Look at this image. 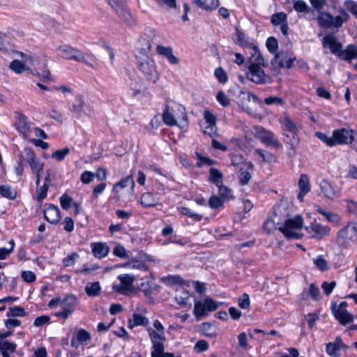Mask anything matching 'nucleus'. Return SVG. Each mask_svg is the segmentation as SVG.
<instances>
[{"label": "nucleus", "instance_id": "obj_1", "mask_svg": "<svg viewBox=\"0 0 357 357\" xmlns=\"http://www.w3.org/2000/svg\"><path fill=\"white\" fill-rule=\"evenodd\" d=\"M294 209L292 204L287 199H281L273 208V215L280 220L283 223L279 227V230L287 238H299L301 237V229L303 225V218L301 215H296L291 218V213Z\"/></svg>", "mask_w": 357, "mask_h": 357}, {"label": "nucleus", "instance_id": "obj_2", "mask_svg": "<svg viewBox=\"0 0 357 357\" xmlns=\"http://www.w3.org/2000/svg\"><path fill=\"white\" fill-rule=\"evenodd\" d=\"M280 122L282 126L284 142L291 149H295L300 142L298 135L299 126L289 117L281 119Z\"/></svg>", "mask_w": 357, "mask_h": 357}, {"label": "nucleus", "instance_id": "obj_3", "mask_svg": "<svg viewBox=\"0 0 357 357\" xmlns=\"http://www.w3.org/2000/svg\"><path fill=\"white\" fill-rule=\"evenodd\" d=\"M56 51L59 56L66 59H73L78 62H82L90 67H93L90 59L93 58L87 54H84L78 50H76L68 45H61L57 49Z\"/></svg>", "mask_w": 357, "mask_h": 357}, {"label": "nucleus", "instance_id": "obj_4", "mask_svg": "<svg viewBox=\"0 0 357 357\" xmlns=\"http://www.w3.org/2000/svg\"><path fill=\"white\" fill-rule=\"evenodd\" d=\"M138 68L149 81L155 82L159 79L154 61L147 55L138 56Z\"/></svg>", "mask_w": 357, "mask_h": 357}, {"label": "nucleus", "instance_id": "obj_5", "mask_svg": "<svg viewBox=\"0 0 357 357\" xmlns=\"http://www.w3.org/2000/svg\"><path fill=\"white\" fill-rule=\"evenodd\" d=\"M336 239L338 243L346 245L357 241V225L349 222L337 234Z\"/></svg>", "mask_w": 357, "mask_h": 357}, {"label": "nucleus", "instance_id": "obj_6", "mask_svg": "<svg viewBox=\"0 0 357 357\" xmlns=\"http://www.w3.org/2000/svg\"><path fill=\"white\" fill-rule=\"evenodd\" d=\"M246 77L250 81L257 84H264L271 81V76L265 73L263 67L253 64H249Z\"/></svg>", "mask_w": 357, "mask_h": 357}, {"label": "nucleus", "instance_id": "obj_7", "mask_svg": "<svg viewBox=\"0 0 357 357\" xmlns=\"http://www.w3.org/2000/svg\"><path fill=\"white\" fill-rule=\"evenodd\" d=\"M255 131L260 141L267 146H272L276 149L282 147L281 144L271 131L267 130L262 127H256Z\"/></svg>", "mask_w": 357, "mask_h": 357}, {"label": "nucleus", "instance_id": "obj_8", "mask_svg": "<svg viewBox=\"0 0 357 357\" xmlns=\"http://www.w3.org/2000/svg\"><path fill=\"white\" fill-rule=\"evenodd\" d=\"M347 305L345 301L341 302L338 306L335 304L332 305L333 313L342 325H346L353 321V316L347 310Z\"/></svg>", "mask_w": 357, "mask_h": 357}, {"label": "nucleus", "instance_id": "obj_9", "mask_svg": "<svg viewBox=\"0 0 357 357\" xmlns=\"http://www.w3.org/2000/svg\"><path fill=\"white\" fill-rule=\"evenodd\" d=\"M307 232L312 238L320 240L329 234L331 229L328 226L323 225L314 221L310 226L305 227Z\"/></svg>", "mask_w": 357, "mask_h": 357}, {"label": "nucleus", "instance_id": "obj_10", "mask_svg": "<svg viewBox=\"0 0 357 357\" xmlns=\"http://www.w3.org/2000/svg\"><path fill=\"white\" fill-rule=\"evenodd\" d=\"M333 134L335 145L351 144L355 139L354 131L345 128L335 130Z\"/></svg>", "mask_w": 357, "mask_h": 357}, {"label": "nucleus", "instance_id": "obj_11", "mask_svg": "<svg viewBox=\"0 0 357 357\" xmlns=\"http://www.w3.org/2000/svg\"><path fill=\"white\" fill-rule=\"evenodd\" d=\"M237 99L238 105L249 114L252 112L251 103L257 100V98L248 91H241Z\"/></svg>", "mask_w": 357, "mask_h": 357}, {"label": "nucleus", "instance_id": "obj_12", "mask_svg": "<svg viewBox=\"0 0 357 357\" xmlns=\"http://www.w3.org/2000/svg\"><path fill=\"white\" fill-rule=\"evenodd\" d=\"M15 126L23 138L28 139L32 132L33 128H31L27 117L22 114H18Z\"/></svg>", "mask_w": 357, "mask_h": 357}, {"label": "nucleus", "instance_id": "obj_13", "mask_svg": "<svg viewBox=\"0 0 357 357\" xmlns=\"http://www.w3.org/2000/svg\"><path fill=\"white\" fill-rule=\"evenodd\" d=\"M24 154L26 156V159L29 162L33 172L36 174L37 177L39 178L40 176V172L43 171V164L41 163L39 159H38L36 157V155L32 149H26L24 150Z\"/></svg>", "mask_w": 357, "mask_h": 357}, {"label": "nucleus", "instance_id": "obj_14", "mask_svg": "<svg viewBox=\"0 0 357 357\" xmlns=\"http://www.w3.org/2000/svg\"><path fill=\"white\" fill-rule=\"evenodd\" d=\"M294 58L291 57L287 52L280 51L275 54L274 60L272 61L273 65H276L278 68H289L292 66Z\"/></svg>", "mask_w": 357, "mask_h": 357}, {"label": "nucleus", "instance_id": "obj_15", "mask_svg": "<svg viewBox=\"0 0 357 357\" xmlns=\"http://www.w3.org/2000/svg\"><path fill=\"white\" fill-rule=\"evenodd\" d=\"M322 43L324 47H328L331 53L339 56L341 52L342 44L337 41V39L332 35H326L323 38Z\"/></svg>", "mask_w": 357, "mask_h": 357}, {"label": "nucleus", "instance_id": "obj_16", "mask_svg": "<svg viewBox=\"0 0 357 357\" xmlns=\"http://www.w3.org/2000/svg\"><path fill=\"white\" fill-rule=\"evenodd\" d=\"M319 185L321 192L327 198H333L338 191V188L333 183L331 180H321Z\"/></svg>", "mask_w": 357, "mask_h": 357}, {"label": "nucleus", "instance_id": "obj_17", "mask_svg": "<svg viewBox=\"0 0 357 357\" xmlns=\"http://www.w3.org/2000/svg\"><path fill=\"white\" fill-rule=\"evenodd\" d=\"M45 220L51 224H56L61 220L59 209L57 206L50 204L44 211Z\"/></svg>", "mask_w": 357, "mask_h": 357}, {"label": "nucleus", "instance_id": "obj_18", "mask_svg": "<svg viewBox=\"0 0 357 357\" xmlns=\"http://www.w3.org/2000/svg\"><path fill=\"white\" fill-rule=\"evenodd\" d=\"M91 248L93 255L99 259L105 257L109 251L108 245L102 242L92 243Z\"/></svg>", "mask_w": 357, "mask_h": 357}, {"label": "nucleus", "instance_id": "obj_19", "mask_svg": "<svg viewBox=\"0 0 357 357\" xmlns=\"http://www.w3.org/2000/svg\"><path fill=\"white\" fill-rule=\"evenodd\" d=\"M314 210L324 216L326 219L331 223H333L336 226L339 225L340 222V217L338 214L331 211H326L317 205L314 206Z\"/></svg>", "mask_w": 357, "mask_h": 357}, {"label": "nucleus", "instance_id": "obj_20", "mask_svg": "<svg viewBox=\"0 0 357 357\" xmlns=\"http://www.w3.org/2000/svg\"><path fill=\"white\" fill-rule=\"evenodd\" d=\"M85 102L84 98L81 95H77L74 101L69 105V110L76 114L80 115L84 112Z\"/></svg>", "mask_w": 357, "mask_h": 357}, {"label": "nucleus", "instance_id": "obj_21", "mask_svg": "<svg viewBox=\"0 0 357 357\" xmlns=\"http://www.w3.org/2000/svg\"><path fill=\"white\" fill-rule=\"evenodd\" d=\"M339 56L345 61L357 59V45H349L339 53Z\"/></svg>", "mask_w": 357, "mask_h": 357}, {"label": "nucleus", "instance_id": "obj_22", "mask_svg": "<svg viewBox=\"0 0 357 357\" xmlns=\"http://www.w3.org/2000/svg\"><path fill=\"white\" fill-rule=\"evenodd\" d=\"M36 185L37 188L36 199L38 202L42 204L43 200L47 197V192L50 185L47 183V180H45L42 184L40 183V180H37Z\"/></svg>", "mask_w": 357, "mask_h": 357}, {"label": "nucleus", "instance_id": "obj_23", "mask_svg": "<svg viewBox=\"0 0 357 357\" xmlns=\"http://www.w3.org/2000/svg\"><path fill=\"white\" fill-rule=\"evenodd\" d=\"M149 324V321L148 318L137 313L133 314L132 318L130 319L128 321L129 328H133L138 326H146Z\"/></svg>", "mask_w": 357, "mask_h": 357}, {"label": "nucleus", "instance_id": "obj_24", "mask_svg": "<svg viewBox=\"0 0 357 357\" xmlns=\"http://www.w3.org/2000/svg\"><path fill=\"white\" fill-rule=\"evenodd\" d=\"M192 2L202 9L211 10L216 9L219 6L218 0H192Z\"/></svg>", "mask_w": 357, "mask_h": 357}, {"label": "nucleus", "instance_id": "obj_25", "mask_svg": "<svg viewBox=\"0 0 357 357\" xmlns=\"http://www.w3.org/2000/svg\"><path fill=\"white\" fill-rule=\"evenodd\" d=\"M190 298V294L183 287H179L176 289V294L175 296V301L181 307H185L188 304Z\"/></svg>", "mask_w": 357, "mask_h": 357}, {"label": "nucleus", "instance_id": "obj_26", "mask_svg": "<svg viewBox=\"0 0 357 357\" xmlns=\"http://www.w3.org/2000/svg\"><path fill=\"white\" fill-rule=\"evenodd\" d=\"M349 18L348 13L344 9H340L339 15L336 17L333 16L331 27L340 28Z\"/></svg>", "mask_w": 357, "mask_h": 357}, {"label": "nucleus", "instance_id": "obj_27", "mask_svg": "<svg viewBox=\"0 0 357 357\" xmlns=\"http://www.w3.org/2000/svg\"><path fill=\"white\" fill-rule=\"evenodd\" d=\"M319 25L321 27L331 28L333 20V15L327 12H319L315 18Z\"/></svg>", "mask_w": 357, "mask_h": 357}, {"label": "nucleus", "instance_id": "obj_28", "mask_svg": "<svg viewBox=\"0 0 357 357\" xmlns=\"http://www.w3.org/2000/svg\"><path fill=\"white\" fill-rule=\"evenodd\" d=\"M215 183L219 190L220 196L225 199H233L231 190L222 183V180H212Z\"/></svg>", "mask_w": 357, "mask_h": 357}, {"label": "nucleus", "instance_id": "obj_29", "mask_svg": "<svg viewBox=\"0 0 357 357\" xmlns=\"http://www.w3.org/2000/svg\"><path fill=\"white\" fill-rule=\"evenodd\" d=\"M107 171L105 168L100 167L96 172L85 171L80 176V178H105Z\"/></svg>", "mask_w": 357, "mask_h": 357}, {"label": "nucleus", "instance_id": "obj_30", "mask_svg": "<svg viewBox=\"0 0 357 357\" xmlns=\"http://www.w3.org/2000/svg\"><path fill=\"white\" fill-rule=\"evenodd\" d=\"M250 45L252 46L254 54L250 59L249 64H253L261 67L266 66L264 59L259 50L253 44Z\"/></svg>", "mask_w": 357, "mask_h": 357}, {"label": "nucleus", "instance_id": "obj_31", "mask_svg": "<svg viewBox=\"0 0 357 357\" xmlns=\"http://www.w3.org/2000/svg\"><path fill=\"white\" fill-rule=\"evenodd\" d=\"M239 177L241 178H251L253 172V165L250 162H243L239 167Z\"/></svg>", "mask_w": 357, "mask_h": 357}, {"label": "nucleus", "instance_id": "obj_32", "mask_svg": "<svg viewBox=\"0 0 357 357\" xmlns=\"http://www.w3.org/2000/svg\"><path fill=\"white\" fill-rule=\"evenodd\" d=\"M282 223L278 218L274 216L271 219H268L264 224V229L268 234L273 232L276 229H279V227L282 226Z\"/></svg>", "mask_w": 357, "mask_h": 357}, {"label": "nucleus", "instance_id": "obj_33", "mask_svg": "<svg viewBox=\"0 0 357 357\" xmlns=\"http://www.w3.org/2000/svg\"><path fill=\"white\" fill-rule=\"evenodd\" d=\"M199 329L206 337L213 338L217 335L216 328L210 323H202L199 326Z\"/></svg>", "mask_w": 357, "mask_h": 357}, {"label": "nucleus", "instance_id": "obj_34", "mask_svg": "<svg viewBox=\"0 0 357 357\" xmlns=\"http://www.w3.org/2000/svg\"><path fill=\"white\" fill-rule=\"evenodd\" d=\"M299 192L298 199L303 202L304 196L307 194L311 190V185L309 180H298V183Z\"/></svg>", "mask_w": 357, "mask_h": 357}, {"label": "nucleus", "instance_id": "obj_35", "mask_svg": "<svg viewBox=\"0 0 357 357\" xmlns=\"http://www.w3.org/2000/svg\"><path fill=\"white\" fill-rule=\"evenodd\" d=\"M16 349V344L7 340L0 341V351L3 357H10L8 352L13 353Z\"/></svg>", "mask_w": 357, "mask_h": 357}, {"label": "nucleus", "instance_id": "obj_36", "mask_svg": "<svg viewBox=\"0 0 357 357\" xmlns=\"http://www.w3.org/2000/svg\"><path fill=\"white\" fill-rule=\"evenodd\" d=\"M77 303L78 300L76 296L68 295L61 302V307L62 309L74 311L73 308L77 304Z\"/></svg>", "mask_w": 357, "mask_h": 357}, {"label": "nucleus", "instance_id": "obj_37", "mask_svg": "<svg viewBox=\"0 0 357 357\" xmlns=\"http://www.w3.org/2000/svg\"><path fill=\"white\" fill-rule=\"evenodd\" d=\"M255 154L259 156V158L261 159V161L264 162L271 163L277 161L276 155L262 149H257L255 151Z\"/></svg>", "mask_w": 357, "mask_h": 357}, {"label": "nucleus", "instance_id": "obj_38", "mask_svg": "<svg viewBox=\"0 0 357 357\" xmlns=\"http://www.w3.org/2000/svg\"><path fill=\"white\" fill-rule=\"evenodd\" d=\"M134 185V180H121L114 185L113 190L116 193H119L121 189L128 188V191L129 192L132 190Z\"/></svg>", "mask_w": 357, "mask_h": 357}, {"label": "nucleus", "instance_id": "obj_39", "mask_svg": "<svg viewBox=\"0 0 357 357\" xmlns=\"http://www.w3.org/2000/svg\"><path fill=\"white\" fill-rule=\"evenodd\" d=\"M342 347L341 342H329L326 344V353L333 357H338Z\"/></svg>", "mask_w": 357, "mask_h": 357}, {"label": "nucleus", "instance_id": "obj_40", "mask_svg": "<svg viewBox=\"0 0 357 357\" xmlns=\"http://www.w3.org/2000/svg\"><path fill=\"white\" fill-rule=\"evenodd\" d=\"M117 14L121 18V20L129 26H133L136 24L135 19L126 8Z\"/></svg>", "mask_w": 357, "mask_h": 357}, {"label": "nucleus", "instance_id": "obj_41", "mask_svg": "<svg viewBox=\"0 0 357 357\" xmlns=\"http://www.w3.org/2000/svg\"><path fill=\"white\" fill-rule=\"evenodd\" d=\"M86 293L89 296H97L100 291V285L98 282H89L85 287Z\"/></svg>", "mask_w": 357, "mask_h": 357}, {"label": "nucleus", "instance_id": "obj_42", "mask_svg": "<svg viewBox=\"0 0 357 357\" xmlns=\"http://www.w3.org/2000/svg\"><path fill=\"white\" fill-rule=\"evenodd\" d=\"M207 310L206 305L201 301H197L195 303L194 314L197 319L199 320L202 317L206 314Z\"/></svg>", "mask_w": 357, "mask_h": 357}, {"label": "nucleus", "instance_id": "obj_43", "mask_svg": "<svg viewBox=\"0 0 357 357\" xmlns=\"http://www.w3.org/2000/svg\"><path fill=\"white\" fill-rule=\"evenodd\" d=\"M162 120L164 123L169 126H174L176 125V121L172 112L170 111L169 107H167L162 114Z\"/></svg>", "mask_w": 357, "mask_h": 357}, {"label": "nucleus", "instance_id": "obj_44", "mask_svg": "<svg viewBox=\"0 0 357 357\" xmlns=\"http://www.w3.org/2000/svg\"><path fill=\"white\" fill-rule=\"evenodd\" d=\"M9 68L16 74H22L24 71H27L22 62L18 59L12 61L9 64Z\"/></svg>", "mask_w": 357, "mask_h": 357}, {"label": "nucleus", "instance_id": "obj_45", "mask_svg": "<svg viewBox=\"0 0 357 357\" xmlns=\"http://www.w3.org/2000/svg\"><path fill=\"white\" fill-rule=\"evenodd\" d=\"M0 194L1 196L10 199H14L16 197L17 192L9 185H0Z\"/></svg>", "mask_w": 357, "mask_h": 357}, {"label": "nucleus", "instance_id": "obj_46", "mask_svg": "<svg viewBox=\"0 0 357 357\" xmlns=\"http://www.w3.org/2000/svg\"><path fill=\"white\" fill-rule=\"evenodd\" d=\"M235 43L241 46H247L249 45V39L245 33L241 31L238 29H236Z\"/></svg>", "mask_w": 357, "mask_h": 357}, {"label": "nucleus", "instance_id": "obj_47", "mask_svg": "<svg viewBox=\"0 0 357 357\" xmlns=\"http://www.w3.org/2000/svg\"><path fill=\"white\" fill-rule=\"evenodd\" d=\"M118 279L120 280L126 289L129 291L131 289L133 282L135 280V276L129 274L120 275L118 276Z\"/></svg>", "mask_w": 357, "mask_h": 357}, {"label": "nucleus", "instance_id": "obj_48", "mask_svg": "<svg viewBox=\"0 0 357 357\" xmlns=\"http://www.w3.org/2000/svg\"><path fill=\"white\" fill-rule=\"evenodd\" d=\"M345 208L350 216L357 218V202L347 199L345 201Z\"/></svg>", "mask_w": 357, "mask_h": 357}, {"label": "nucleus", "instance_id": "obj_49", "mask_svg": "<svg viewBox=\"0 0 357 357\" xmlns=\"http://www.w3.org/2000/svg\"><path fill=\"white\" fill-rule=\"evenodd\" d=\"M141 204L145 207L153 206L156 202L152 194L147 192L142 195L141 197Z\"/></svg>", "mask_w": 357, "mask_h": 357}, {"label": "nucleus", "instance_id": "obj_50", "mask_svg": "<svg viewBox=\"0 0 357 357\" xmlns=\"http://www.w3.org/2000/svg\"><path fill=\"white\" fill-rule=\"evenodd\" d=\"M20 55L22 58L21 61L22 62L24 67L26 68L27 70H31V68L34 65V58L30 54H26L22 52H20Z\"/></svg>", "mask_w": 357, "mask_h": 357}, {"label": "nucleus", "instance_id": "obj_51", "mask_svg": "<svg viewBox=\"0 0 357 357\" xmlns=\"http://www.w3.org/2000/svg\"><path fill=\"white\" fill-rule=\"evenodd\" d=\"M178 211L185 215H187L190 218H192L195 221H199L202 218V215H199L194 211H192L191 209L187 208V207H181L178 208Z\"/></svg>", "mask_w": 357, "mask_h": 357}, {"label": "nucleus", "instance_id": "obj_52", "mask_svg": "<svg viewBox=\"0 0 357 357\" xmlns=\"http://www.w3.org/2000/svg\"><path fill=\"white\" fill-rule=\"evenodd\" d=\"M313 262L321 271H325L329 268L328 262L323 256H319L317 258L313 259Z\"/></svg>", "mask_w": 357, "mask_h": 357}, {"label": "nucleus", "instance_id": "obj_53", "mask_svg": "<svg viewBox=\"0 0 357 357\" xmlns=\"http://www.w3.org/2000/svg\"><path fill=\"white\" fill-rule=\"evenodd\" d=\"M25 315L24 309L19 306L9 307L7 312L8 317H24Z\"/></svg>", "mask_w": 357, "mask_h": 357}, {"label": "nucleus", "instance_id": "obj_54", "mask_svg": "<svg viewBox=\"0 0 357 357\" xmlns=\"http://www.w3.org/2000/svg\"><path fill=\"white\" fill-rule=\"evenodd\" d=\"M75 337L80 343L86 342L91 338L90 333L84 329H79Z\"/></svg>", "mask_w": 357, "mask_h": 357}, {"label": "nucleus", "instance_id": "obj_55", "mask_svg": "<svg viewBox=\"0 0 357 357\" xmlns=\"http://www.w3.org/2000/svg\"><path fill=\"white\" fill-rule=\"evenodd\" d=\"M315 135L327 145L330 146H335L333 135L332 137H328L325 133L321 132H316Z\"/></svg>", "mask_w": 357, "mask_h": 357}, {"label": "nucleus", "instance_id": "obj_56", "mask_svg": "<svg viewBox=\"0 0 357 357\" xmlns=\"http://www.w3.org/2000/svg\"><path fill=\"white\" fill-rule=\"evenodd\" d=\"M69 152L70 150L68 148L57 150L52 153V158L57 161H62L65 158V157L69 153Z\"/></svg>", "mask_w": 357, "mask_h": 357}, {"label": "nucleus", "instance_id": "obj_57", "mask_svg": "<svg viewBox=\"0 0 357 357\" xmlns=\"http://www.w3.org/2000/svg\"><path fill=\"white\" fill-rule=\"evenodd\" d=\"M112 8L119 13L125 8V0H107Z\"/></svg>", "mask_w": 357, "mask_h": 357}, {"label": "nucleus", "instance_id": "obj_58", "mask_svg": "<svg viewBox=\"0 0 357 357\" xmlns=\"http://www.w3.org/2000/svg\"><path fill=\"white\" fill-rule=\"evenodd\" d=\"M294 9L300 13H308L310 8L307 3L302 0H297L294 3Z\"/></svg>", "mask_w": 357, "mask_h": 357}, {"label": "nucleus", "instance_id": "obj_59", "mask_svg": "<svg viewBox=\"0 0 357 357\" xmlns=\"http://www.w3.org/2000/svg\"><path fill=\"white\" fill-rule=\"evenodd\" d=\"M209 206L213 209L223 207V201L217 196H212L208 201Z\"/></svg>", "mask_w": 357, "mask_h": 357}, {"label": "nucleus", "instance_id": "obj_60", "mask_svg": "<svg viewBox=\"0 0 357 357\" xmlns=\"http://www.w3.org/2000/svg\"><path fill=\"white\" fill-rule=\"evenodd\" d=\"M266 47L271 53L276 54L278 47L277 40L273 37H269L266 40Z\"/></svg>", "mask_w": 357, "mask_h": 357}, {"label": "nucleus", "instance_id": "obj_61", "mask_svg": "<svg viewBox=\"0 0 357 357\" xmlns=\"http://www.w3.org/2000/svg\"><path fill=\"white\" fill-rule=\"evenodd\" d=\"M60 203L63 209L68 210L73 203V198L67 194H63L60 197Z\"/></svg>", "mask_w": 357, "mask_h": 357}, {"label": "nucleus", "instance_id": "obj_62", "mask_svg": "<svg viewBox=\"0 0 357 357\" xmlns=\"http://www.w3.org/2000/svg\"><path fill=\"white\" fill-rule=\"evenodd\" d=\"M113 254L120 258H128V255L125 248L121 245H116L113 250Z\"/></svg>", "mask_w": 357, "mask_h": 357}, {"label": "nucleus", "instance_id": "obj_63", "mask_svg": "<svg viewBox=\"0 0 357 357\" xmlns=\"http://www.w3.org/2000/svg\"><path fill=\"white\" fill-rule=\"evenodd\" d=\"M287 15L284 13L274 14L271 17V23L274 25L280 24L286 20Z\"/></svg>", "mask_w": 357, "mask_h": 357}, {"label": "nucleus", "instance_id": "obj_64", "mask_svg": "<svg viewBox=\"0 0 357 357\" xmlns=\"http://www.w3.org/2000/svg\"><path fill=\"white\" fill-rule=\"evenodd\" d=\"M204 118L209 126H216V117L211 112L205 110Z\"/></svg>", "mask_w": 357, "mask_h": 357}]
</instances>
